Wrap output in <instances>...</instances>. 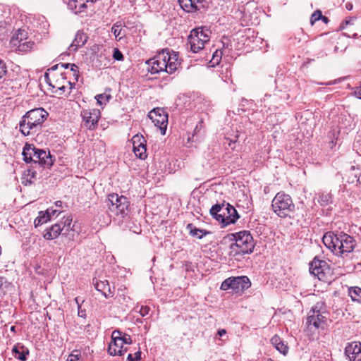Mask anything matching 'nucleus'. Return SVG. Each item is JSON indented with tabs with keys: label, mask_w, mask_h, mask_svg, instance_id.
<instances>
[{
	"label": "nucleus",
	"mask_w": 361,
	"mask_h": 361,
	"mask_svg": "<svg viewBox=\"0 0 361 361\" xmlns=\"http://www.w3.org/2000/svg\"><path fill=\"white\" fill-rule=\"evenodd\" d=\"M13 354L15 357L20 361H25L27 360V355L29 354V350L23 345L18 343L12 349Z\"/></svg>",
	"instance_id": "24"
},
{
	"label": "nucleus",
	"mask_w": 361,
	"mask_h": 361,
	"mask_svg": "<svg viewBox=\"0 0 361 361\" xmlns=\"http://www.w3.org/2000/svg\"><path fill=\"white\" fill-rule=\"evenodd\" d=\"M165 55L168 74H172L178 69V67L180 65L177 61V55L174 53L170 54L169 51H165Z\"/></svg>",
	"instance_id": "21"
},
{
	"label": "nucleus",
	"mask_w": 361,
	"mask_h": 361,
	"mask_svg": "<svg viewBox=\"0 0 361 361\" xmlns=\"http://www.w3.org/2000/svg\"><path fill=\"white\" fill-rule=\"evenodd\" d=\"M150 308L148 306H142L140 309L139 313L142 317L147 315L149 312Z\"/></svg>",
	"instance_id": "47"
},
{
	"label": "nucleus",
	"mask_w": 361,
	"mask_h": 361,
	"mask_svg": "<svg viewBox=\"0 0 361 361\" xmlns=\"http://www.w3.org/2000/svg\"><path fill=\"white\" fill-rule=\"evenodd\" d=\"M134 357L135 358V360L137 361L141 359V352L137 351L135 353Z\"/></svg>",
	"instance_id": "61"
},
{
	"label": "nucleus",
	"mask_w": 361,
	"mask_h": 361,
	"mask_svg": "<svg viewBox=\"0 0 361 361\" xmlns=\"http://www.w3.org/2000/svg\"><path fill=\"white\" fill-rule=\"evenodd\" d=\"M78 309V315L80 317L86 318V317H87L86 310L85 309H82L81 305H79Z\"/></svg>",
	"instance_id": "52"
},
{
	"label": "nucleus",
	"mask_w": 361,
	"mask_h": 361,
	"mask_svg": "<svg viewBox=\"0 0 361 361\" xmlns=\"http://www.w3.org/2000/svg\"><path fill=\"white\" fill-rule=\"evenodd\" d=\"M232 290L235 292L243 291L251 286L249 278L246 276L232 277Z\"/></svg>",
	"instance_id": "16"
},
{
	"label": "nucleus",
	"mask_w": 361,
	"mask_h": 361,
	"mask_svg": "<svg viewBox=\"0 0 361 361\" xmlns=\"http://www.w3.org/2000/svg\"><path fill=\"white\" fill-rule=\"evenodd\" d=\"M121 341L123 344H131L132 343V339L129 335L124 334L123 336L121 335Z\"/></svg>",
	"instance_id": "48"
},
{
	"label": "nucleus",
	"mask_w": 361,
	"mask_h": 361,
	"mask_svg": "<svg viewBox=\"0 0 361 361\" xmlns=\"http://www.w3.org/2000/svg\"><path fill=\"white\" fill-rule=\"evenodd\" d=\"M48 115L42 108H36L27 111L20 121V131L24 135L36 133L41 129Z\"/></svg>",
	"instance_id": "1"
},
{
	"label": "nucleus",
	"mask_w": 361,
	"mask_h": 361,
	"mask_svg": "<svg viewBox=\"0 0 361 361\" xmlns=\"http://www.w3.org/2000/svg\"><path fill=\"white\" fill-rule=\"evenodd\" d=\"M80 357V353H78V354H73L71 353L68 355L67 361H78Z\"/></svg>",
	"instance_id": "50"
},
{
	"label": "nucleus",
	"mask_w": 361,
	"mask_h": 361,
	"mask_svg": "<svg viewBox=\"0 0 361 361\" xmlns=\"http://www.w3.org/2000/svg\"><path fill=\"white\" fill-rule=\"evenodd\" d=\"M44 80L50 87H51L53 88V85H52L53 82H52L51 78L49 77V73H45Z\"/></svg>",
	"instance_id": "54"
},
{
	"label": "nucleus",
	"mask_w": 361,
	"mask_h": 361,
	"mask_svg": "<svg viewBox=\"0 0 361 361\" xmlns=\"http://www.w3.org/2000/svg\"><path fill=\"white\" fill-rule=\"evenodd\" d=\"M273 212L280 218L294 219L295 205L292 197L284 192H279L271 201Z\"/></svg>",
	"instance_id": "2"
},
{
	"label": "nucleus",
	"mask_w": 361,
	"mask_h": 361,
	"mask_svg": "<svg viewBox=\"0 0 361 361\" xmlns=\"http://www.w3.org/2000/svg\"><path fill=\"white\" fill-rule=\"evenodd\" d=\"M27 33L25 30H18L16 33V37L12 39V42L14 46L18 45L21 42L25 41L27 39Z\"/></svg>",
	"instance_id": "33"
},
{
	"label": "nucleus",
	"mask_w": 361,
	"mask_h": 361,
	"mask_svg": "<svg viewBox=\"0 0 361 361\" xmlns=\"http://www.w3.org/2000/svg\"><path fill=\"white\" fill-rule=\"evenodd\" d=\"M180 7L186 12H196L197 6L194 7L192 0H178Z\"/></svg>",
	"instance_id": "32"
},
{
	"label": "nucleus",
	"mask_w": 361,
	"mask_h": 361,
	"mask_svg": "<svg viewBox=\"0 0 361 361\" xmlns=\"http://www.w3.org/2000/svg\"><path fill=\"white\" fill-rule=\"evenodd\" d=\"M127 360H128V361H136V360H135V358L133 357V355L132 354H129V355H128Z\"/></svg>",
	"instance_id": "64"
},
{
	"label": "nucleus",
	"mask_w": 361,
	"mask_h": 361,
	"mask_svg": "<svg viewBox=\"0 0 361 361\" xmlns=\"http://www.w3.org/2000/svg\"><path fill=\"white\" fill-rule=\"evenodd\" d=\"M87 7L86 6V3H84V4H81L78 7V8L76 9V11L75 13L78 12V13H80L83 11L84 8H85Z\"/></svg>",
	"instance_id": "57"
},
{
	"label": "nucleus",
	"mask_w": 361,
	"mask_h": 361,
	"mask_svg": "<svg viewBox=\"0 0 361 361\" xmlns=\"http://www.w3.org/2000/svg\"><path fill=\"white\" fill-rule=\"evenodd\" d=\"M207 1L205 0H192V4L194 7L197 6V11L204 9L207 6Z\"/></svg>",
	"instance_id": "41"
},
{
	"label": "nucleus",
	"mask_w": 361,
	"mask_h": 361,
	"mask_svg": "<svg viewBox=\"0 0 361 361\" xmlns=\"http://www.w3.org/2000/svg\"><path fill=\"white\" fill-rule=\"evenodd\" d=\"M226 209L227 204H216L212 207L209 213L213 218L222 224L223 222H225V219L222 218V214Z\"/></svg>",
	"instance_id": "20"
},
{
	"label": "nucleus",
	"mask_w": 361,
	"mask_h": 361,
	"mask_svg": "<svg viewBox=\"0 0 361 361\" xmlns=\"http://www.w3.org/2000/svg\"><path fill=\"white\" fill-rule=\"evenodd\" d=\"M330 270L328 263L315 257L310 263V272L319 280H323Z\"/></svg>",
	"instance_id": "11"
},
{
	"label": "nucleus",
	"mask_w": 361,
	"mask_h": 361,
	"mask_svg": "<svg viewBox=\"0 0 361 361\" xmlns=\"http://www.w3.org/2000/svg\"><path fill=\"white\" fill-rule=\"evenodd\" d=\"M133 147H138L142 145H146V140L142 135H135L132 138Z\"/></svg>",
	"instance_id": "37"
},
{
	"label": "nucleus",
	"mask_w": 361,
	"mask_h": 361,
	"mask_svg": "<svg viewBox=\"0 0 361 361\" xmlns=\"http://www.w3.org/2000/svg\"><path fill=\"white\" fill-rule=\"evenodd\" d=\"M16 47L19 51L28 52L35 48V44L33 41H32L30 39V40L27 39L25 41L21 42L20 44H18V45H16Z\"/></svg>",
	"instance_id": "29"
},
{
	"label": "nucleus",
	"mask_w": 361,
	"mask_h": 361,
	"mask_svg": "<svg viewBox=\"0 0 361 361\" xmlns=\"http://www.w3.org/2000/svg\"><path fill=\"white\" fill-rule=\"evenodd\" d=\"M345 354L350 361L361 360L360 343L353 342L351 343H348L345 348Z\"/></svg>",
	"instance_id": "15"
},
{
	"label": "nucleus",
	"mask_w": 361,
	"mask_h": 361,
	"mask_svg": "<svg viewBox=\"0 0 361 361\" xmlns=\"http://www.w3.org/2000/svg\"><path fill=\"white\" fill-rule=\"evenodd\" d=\"M54 88L57 89V90L55 91L56 93H57L58 91H59V94H62L63 93H64L66 87L63 84L61 86H58L57 85H53V89Z\"/></svg>",
	"instance_id": "49"
},
{
	"label": "nucleus",
	"mask_w": 361,
	"mask_h": 361,
	"mask_svg": "<svg viewBox=\"0 0 361 361\" xmlns=\"http://www.w3.org/2000/svg\"><path fill=\"white\" fill-rule=\"evenodd\" d=\"M87 36L82 32H77L75 39L69 47L70 49L76 51L79 47H82L87 40Z\"/></svg>",
	"instance_id": "23"
},
{
	"label": "nucleus",
	"mask_w": 361,
	"mask_h": 361,
	"mask_svg": "<svg viewBox=\"0 0 361 361\" xmlns=\"http://www.w3.org/2000/svg\"><path fill=\"white\" fill-rule=\"evenodd\" d=\"M122 332L118 330L113 331L111 335V341L108 347V353L113 356L123 355L127 350L123 348V343L121 341Z\"/></svg>",
	"instance_id": "10"
},
{
	"label": "nucleus",
	"mask_w": 361,
	"mask_h": 361,
	"mask_svg": "<svg viewBox=\"0 0 361 361\" xmlns=\"http://www.w3.org/2000/svg\"><path fill=\"white\" fill-rule=\"evenodd\" d=\"M354 94L359 99H361V85L355 87Z\"/></svg>",
	"instance_id": "55"
},
{
	"label": "nucleus",
	"mask_w": 361,
	"mask_h": 361,
	"mask_svg": "<svg viewBox=\"0 0 361 361\" xmlns=\"http://www.w3.org/2000/svg\"><path fill=\"white\" fill-rule=\"evenodd\" d=\"M343 232H337L336 233L334 232H326L323 238H322V242L324 244V245L331 250L335 255L339 257L338 252L340 250V246H341V238H342Z\"/></svg>",
	"instance_id": "7"
},
{
	"label": "nucleus",
	"mask_w": 361,
	"mask_h": 361,
	"mask_svg": "<svg viewBox=\"0 0 361 361\" xmlns=\"http://www.w3.org/2000/svg\"><path fill=\"white\" fill-rule=\"evenodd\" d=\"M322 18V11L320 10H316L311 16L310 17V24L311 25H314V23L320 20V18Z\"/></svg>",
	"instance_id": "40"
},
{
	"label": "nucleus",
	"mask_w": 361,
	"mask_h": 361,
	"mask_svg": "<svg viewBox=\"0 0 361 361\" xmlns=\"http://www.w3.org/2000/svg\"><path fill=\"white\" fill-rule=\"evenodd\" d=\"M112 57L114 60L119 61H123L124 59L123 54L118 48L114 49Z\"/></svg>",
	"instance_id": "44"
},
{
	"label": "nucleus",
	"mask_w": 361,
	"mask_h": 361,
	"mask_svg": "<svg viewBox=\"0 0 361 361\" xmlns=\"http://www.w3.org/2000/svg\"><path fill=\"white\" fill-rule=\"evenodd\" d=\"M208 30H204L202 27L192 29L188 36V43L190 49L194 53H197L204 47V44L209 41Z\"/></svg>",
	"instance_id": "6"
},
{
	"label": "nucleus",
	"mask_w": 361,
	"mask_h": 361,
	"mask_svg": "<svg viewBox=\"0 0 361 361\" xmlns=\"http://www.w3.org/2000/svg\"><path fill=\"white\" fill-rule=\"evenodd\" d=\"M84 126L89 130H93L97 126L98 121L101 116L99 109H86L81 112Z\"/></svg>",
	"instance_id": "12"
},
{
	"label": "nucleus",
	"mask_w": 361,
	"mask_h": 361,
	"mask_svg": "<svg viewBox=\"0 0 361 361\" xmlns=\"http://www.w3.org/2000/svg\"><path fill=\"white\" fill-rule=\"evenodd\" d=\"M7 73V66L6 62L0 59V80L4 78V77Z\"/></svg>",
	"instance_id": "43"
},
{
	"label": "nucleus",
	"mask_w": 361,
	"mask_h": 361,
	"mask_svg": "<svg viewBox=\"0 0 361 361\" xmlns=\"http://www.w3.org/2000/svg\"><path fill=\"white\" fill-rule=\"evenodd\" d=\"M321 206H326L332 202V196L330 193H321L317 200Z\"/></svg>",
	"instance_id": "34"
},
{
	"label": "nucleus",
	"mask_w": 361,
	"mask_h": 361,
	"mask_svg": "<svg viewBox=\"0 0 361 361\" xmlns=\"http://www.w3.org/2000/svg\"><path fill=\"white\" fill-rule=\"evenodd\" d=\"M341 236H343L342 238H341L342 245L339 247L341 251H339L338 253L339 257L345 258L354 250L356 243L354 238L347 233H343Z\"/></svg>",
	"instance_id": "14"
},
{
	"label": "nucleus",
	"mask_w": 361,
	"mask_h": 361,
	"mask_svg": "<svg viewBox=\"0 0 361 361\" xmlns=\"http://www.w3.org/2000/svg\"><path fill=\"white\" fill-rule=\"evenodd\" d=\"M50 209H47L45 212H39V216L35 219V226L37 227L42 225L43 224L47 223L48 221L50 220Z\"/></svg>",
	"instance_id": "28"
},
{
	"label": "nucleus",
	"mask_w": 361,
	"mask_h": 361,
	"mask_svg": "<svg viewBox=\"0 0 361 361\" xmlns=\"http://www.w3.org/2000/svg\"><path fill=\"white\" fill-rule=\"evenodd\" d=\"M186 228L190 235L197 237L199 239H202L204 236L210 233L209 231L196 228L192 224H188Z\"/></svg>",
	"instance_id": "27"
},
{
	"label": "nucleus",
	"mask_w": 361,
	"mask_h": 361,
	"mask_svg": "<svg viewBox=\"0 0 361 361\" xmlns=\"http://www.w3.org/2000/svg\"><path fill=\"white\" fill-rule=\"evenodd\" d=\"M35 154H33L34 158L32 163L35 165H39L42 168L51 167L54 161V159L50 154V152L45 151L44 149L37 148Z\"/></svg>",
	"instance_id": "13"
},
{
	"label": "nucleus",
	"mask_w": 361,
	"mask_h": 361,
	"mask_svg": "<svg viewBox=\"0 0 361 361\" xmlns=\"http://www.w3.org/2000/svg\"><path fill=\"white\" fill-rule=\"evenodd\" d=\"M95 99H97V103L102 105L108 102L111 99V96L110 94H99L95 97Z\"/></svg>",
	"instance_id": "38"
},
{
	"label": "nucleus",
	"mask_w": 361,
	"mask_h": 361,
	"mask_svg": "<svg viewBox=\"0 0 361 361\" xmlns=\"http://www.w3.org/2000/svg\"><path fill=\"white\" fill-rule=\"evenodd\" d=\"M37 148L32 145L26 144L23 148V160L26 163H31L33 160L34 156L33 154H35Z\"/></svg>",
	"instance_id": "26"
},
{
	"label": "nucleus",
	"mask_w": 361,
	"mask_h": 361,
	"mask_svg": "<svg viewBox=\"0 0 361 361\" xmlns=\"http://www.w3.org/2000/svg\"><path fill=\"white\" fill-rule=\"evenodd\" d=\"M92 283L97 290L101 292L105 298H108L113 296V293L107 280L100 281L97 279H94Z\"/></svg>",
	"instance_id": "19"
},
{
	"label": "nucleus",
	"mask_w": 361,
	"mask_h": 361,
	"mask_svg": "<svg viewBox=\"0 0 361 361\" xmlns=\"http://www.w3.org/2000/svg\"><path fill=\"white\" fill-rule=\"evenodd\" d=\"M239 217L240 216L235 207L227 203V209L222 214V218L225 219V222L222 223V226H226L231 224H234Z\"/></svg>",
	"instance_id": "17"
},
{
	"label": "nucleus",
	"mask_w": 361,
	"mask_h": 361,
	"mask_svg": "<svg viewBox=\"0 0 361 361\" xmlns=\"http://www.w3.org/2000/svg\"><path fill=\"white\" fill-rule=\"evenodd\" d=\"M121 30V23L120 22H117L113 25L111 27V32L114 35L115 37L117 38L120 36Z\"/></svg>",
	"instance_id": "39"
},
{
	"label": "nucleus",
	"mask_w": 361,
	"mask_h": 361,
	"mask_svg": "<svg viewBox=\"0 0 361 361\" xmlns=\"http://www.w3.org/2000/svg\"><path fill=\"white\" fill-rule=\"evenodd\" d=\"M232 277L228 278L225 281H224L221 285V290H228L230 288L232 289Z\"/></svg>",
	"instance_id": "45"
},
{
	"label": "nucleus",
	"mask_w": 361,
	"mask_h": 361,
	"mask_svg": "<svg viewBox=\"0 0 361 361\" xmlns=\"http://www.w3.org/2000/svg\"><path fill=\"white\" fill-rule=\"evenodd\" d=\"M146 151V145H142L138 147H133V152L140 159H145L147 158V156Z\"/></svg>",
	"instance_id": "35"
},
{
	"label": "nucleus",
	"mask_w": 361,
	"mask_h": 361,
	"mask_svg": "<svg viewBox=\"0 0 361 361\" xmlns=\"http://www.w3.org/2000/svg\"><path fill=\"white\" fill-rule=\"evenodd\" d=\"M89 1H90V0H73V3H70L69 5L73 6V4L75 9H77L81 4L87 3Z\"/></svg>",
	"instance_id": "46"
},
{
	"label": "nucleus",
	"mask_w": 361,
	"mask_h": 361,
	"mask_svg": "<svg viewBox=\"0 0 361 361\" xmlns=\"http://www.w3.org/2000/svg\"><path fill=\"white\" fill-rule=\"evenodd\" d=\"M235 243L231 245V249L235 254H249L251 253L255 247L253 238L250 231H243L235 234H232Z\"/></svg>",
	"instance_id": "3"
},
{
	"label": "nucleus",
	"mask_w": 361,
	"mask_h": 361,
	"mask_svg": "<svg viewBox=\"0 0 361 361\" xmlns=\"http://www.w3.org/2000/svg\"><path fill=\"white\" fill-rule=\"evenodd\" d=\"M226 334V331L224 329H219L217 331V335L219 336L220 337L224 336Z\"/></svg>",
	"instance_id": "58"
},
{
	"label": "nucleus",
	"mask_w": 361,
	"mask_h": 361,
	"mask_svg": "<svg viewBox=\"0 0 361 361\" xmlns=\"http://www.w3.org/2000/svg\"><path fill=\"white\" fill-rule=\"evenodd\" d=\"M49 209H50V213H51V217L52 216H55V215L58 216L61 213L60 212H58L57 210L53 209L51 208H50Z\"/></svg>",
	"instance_id": "59"
},
{
	"label": "nucleus",
	"mask_w": 361,
	"mask_h": 361,
	"mask_svg": "<svg viewBox=\"0 0 361 361\" xmlns=\"http://www.w3.org/2000/svg\"><path fill=\"white\" fill-rule=\"evenodd\" d=\"M322 306L323 303L317 302L308 313L306 325L309 330L324 329L326 317L323 315V312L321 311Z\"/></svg>",
	"instance_id": "5"
},
{
	"label": "nucleus",
	"mask_w": 361,
	"mask_h": 361,
	"mask_svg": "<svg viewBox=\"0 0 361 361\" xmlns=\"http://www.w3.org/2000/svg\"><path fill=\"white\" fill-rule=\"evenodd\" d=\"M222 57V51L221 50H216L212 56V61L214 64H219Z\"/></svg>",
	"instance_id": "42"
},
{
	"label": "nucleus",
	"mask_w": 361,
	"mask_h": 361,
	"mask_svg": "<svg viewBox=\"0 0 361 361\" xmlns=\"http://www.w3.org/2000/svg\"><path fill=\"white\" fill-rule=\"evenodd\" d=\"M149 117L154 123V126L158 127L162 135H165L168 124V114L161 108L154 109L149 113Z\"/></svg>",
	"instance_id": "8"
},
{
	"label": "nucleus",
	"mask_w": 361,
	"mask_h": 361,
	"mask_svg": "<svg viewBox=\"0 0 361 361\" xmlns=\"http://www.w3.org/2000/svg\"><path fill=\"white\" fill-rule=\"evenodd\" d=\"M71 65H72V63H61V64H60V66H61V68H64V69H67V68H71Z\"/></svg>",
	"instance_id": "60"
},
{
	"label": "nucleus",
	"mask_w": 361,
	"mask_h": 361,
	"mask_svg": "<svg viewBox=\"0 0 361 361\" xmlns=\"http://www.w3.org/2000/svg\"><path fill=\"white\" fill-rule=\"evenodd\" d=\"M354 18H350L348 20H345V22L342 23V24L340 25V29L343 30L345 28V26L348 25H352L353 23Z\"/></svg>",
	"instance_id": "53"
},
{
	"label": "nucleus",
	"mask_w": 361,
	"mask_h": 361,
	"mask_svg": "<svg viewBox=\"0 0 361 361\" xmlns=\"http://www.w3.org/2000/svg\"><path fill=\"white\" fill-rule=\"evenodd\" d=\"M73 219L71 216H64L59 224H61V228H63V231L64 233H62L63 235H66L68 234V231L72 230L71 224Z\"/></svg>",
	"instance_id": "30"
},
{
	"label": "nucleus",
	"mask_w": 361,
	"mask_h": 361,
	"mask_svg": "<svg viewBox=\"0 0 361 361\" xmlns=\"http://www.w3.org/2000/svg\"><path fill=\"white\" fill-rule=\"evenodd\" d=\"M348 294L352 300L361 302V288L360 287H351L348 289Z\"/></svg>",
	"instance_id": "31"
},
{
	"label": "nucleus",
	"mask_w": 361,
	"mask_h": 361,
	"mask_svg": "<svg viewBox=\"0 0 361 361\" xmlns=\"http://www.w3.org/2000/svg\"><path fill=\"white\" fill-rule=\"evenodd\" d=\"M95 66L99 69L106 68L111 64V54L106 50H103L97 54V59L94 61Z\"/></svg>",
	"instance_id": "18"
},
{
	"label": "nucleus",
	"mask_w": 361,
	"mask_h": 361,
	"mask_svg": "<svg viewBox=\"0 0 361 361\" xmlns=\"http://www.w3.org/2000/svg\"><path fill=\"white\" fill-rule=\"evenodd\" d=\"M107 205L110 216H121L123 218L128 214L129 202L124 196H118L116 193L109 195Z\"/></svg>",
	"instance_id": "4"
},
{
	"label": "nucleus",
	"mask_w": 361,
	"mask_h": 361,
	"mask_svg": "<svg viewBox=\"0 0 361 361\" xmlns=\"http://www.w3.org/2000/svg\"><path fill=\"white\" fill-rule=\"evenodd\" d=\"M62 233H64V231L63 228H61V224L58 223L47 228L43 236L46 240H53L56 238L60 234L62 235Z\"/></svg>",
	"instance_id": "22"
},
{
	"label": "nucleus",
	"mask_w": 361,
	"mask_h": 361,
	"mask_svg": "<svg viewBox=\"0 0 361 361\" xmlns=\"http://www.w3.org/2000/svg\"><path fill=\"white\" fill-rule=\"evenodd\" d=\"M321 20H322L325 24H327L329 22V20L327 17L323 16L322 14V18H320Z\"/></svg>",
	"instance_id": "62"
},
{
	"label": "nucleus",
	"mask_w": 361,
	"mask_h": 361,
	"mask_svg": "<svg viewBox=\"0 0 361 361\" xmlns=\"http://www.w3.org/2000/svg\"><path fill=\"white\" fill-rule=\"evenodd\" d=\"M352 175H353L355 176V178H357V180H356L357 183L361 184V173L360 172H359L358 173H352Z\"/></svg>",
	"instance_id": "56"
},
{
	"label": "nucleus",
	"mask_w": 361,
	"mask_h": 361,
	"mask_svg": "<svg viewBox=\"0 0 361 361\" xmlns=\"http://www.w3.org/2000/svg\"><path fill=\"white\" fill-rule=\"evenodd\" d=\"M146 63L148 65V71L152 74L165 72L168 73L167 63H166L165 51H162L154 58L148 60Z\"/></svg>",
	"instance_id": "9"
},
{
	"label": "nucleus",
	"mask_w": 361,
	"mask_h": 361,
	"mask_svg": "<svg viewBox=\"0 0 361 361\" xmlns=\"http://www.w3.org/2000/svg\"><path fill=\"white\" fill-rule=\"evenodd\" d=\"M271 344L276 348V349L283 355H286L288 351V347L284 344L281 338L275 335L271 339Z\"/></svg>",
	"instance_id": "25"
},
{
	"label": "nucleus",
	"mask_w": 361,
	"mask_h": 361,
	"mask_svg": "<svg viewBox=\"0 0 361 361\" xmlns=\"http://www.w3.org/2000/svg\"><path fill=\"white\" fill-rule=\"evenodd\" d=\"M71 71L73 72V75L76 78V80H78V67L74 64L72 63L71 67Z\"/></svg>",
	"instance_id": "51"
},
{
	"label": "nucleus",
	"mask_w": 361,
	"mask_h": 361,
	"mask_svg": "<svg viewBox=\"0 0 361 361\" xmlns=\"http://www.w3.org/2000/svg\"><path fill=\"white\" fill-rule=\"evenodd\" d=\"M353 6L351 3H347L345 4V8L348 11H351L353 9Z\"/></svg>",
	"instance_id": "63"
},
{
	"label": "nucleus",
	"mask_w": 361,
	"mask_h": 361,
	"mask_svg": "<svg viewBox=\"0 0 361 361\" xmlns=\"http://www.w3.org/2000/svg\"><path fill=\"white\" fill-rule=\"evenodd\" d=\"M25 175L27 176L25 180V183L23 181V183L27 185V184L31 185L33 183V179L36 178L37 172L32 169H28L25 172Z\"/></svg>",
	"instance_id": "36"
}]
</instances>
